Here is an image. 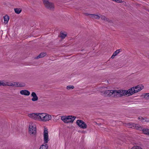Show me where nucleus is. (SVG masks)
I'll use <instances>...</instances> for the list:
<instances>
[{"label": "nucleus", "instance_id": "423d86ee", "mask_svg": "<svg viewBox=\"0 0 149 149\" xmlns=\"http://www.w3.org/2000/svg\"><path fill=\"white\" fill-rule=\"evenodd\" d=\"M142 88H141V87H140L139 89H137L138 88V86H135L133 87L130 89V91L131 92V93H132V95L134 93H137L139 92L141 90L143 89L144 88L143 86H142Z\"/></svg>", "mask_w": 149, "mask_h": 149}, {"label": "nucleus", "instance_id": "393cba45", "mask_svg": "<svg viewBox=\"0 0 149 149\" xmlns=\"http://www.w3.org/2000/svg\"><path fill=\"white\" fill-rule=\"evenodd\" d=\"M144 97L146 100L149 99V93H145L144 95Z\"/></svg>", "mask_w": 149, "mask_h": 149}, {"label": "nucleus", "instance_id": "bb28decb", "mask_svg": "<svg viewBox=\"0 0 149 149\" xmlns=\"http://www.w3.org/2000/svg\"><path fill=\"white\" fill-rule=\"evenodd\" d=\"M113 1L116 2L118 3H123V4L124 3H125V2L124 1H123L122 0H112Z\"/></svg>", "mask_w": 149, "mask_h": 149}, {"label": "nucleus", "instance_id": "f8f14e48", "mask_svg": "<svg viewBox=\"0 0 149 149\" xmlns=\"http://www.w3.org/2000/svg\"><path fill=\"white\" fill-rule=\"evenodd\" d=\"M37 114H40V113H32L29 114L28 116L30 118L34 120H37L38 115Z\"/></svg>", "mask_w": 149, "mask_h": 149}, {"label": "nucleus", "instance_id": "c85d7f7f", "mask_svg": "<svg viewBox=\"0 0 149 149\" xmlns=\"http://www.w3.org/2000/svg\"><path fill=\"white\" fill-rule=\"evenodd\" d=\"M132 149H143L141 147L139 146H133L132 148Z\"/></svg>", "mask_w": 149, "mask_h": 149}, {"label": "nucleus", "instance_id": "5701e85b", "mask_svg": "<svg viewBox=\"0 0 149 149\" xmlns=\"http://www.w3.org/2000/svg\"><path fill=\"white\" fill-rule=\"evenodd\" d=\"M40 114H37L38 116L37 117V120H39L40 121H42V116H41L40 115Z\"/></svg>", "mask_w": 149, "mask_h": 149}, {"label": "nucleus", "instance_id": "c756f323", "mask_svg": "<svg viewBox=\"0 0 149 149\" xmlns=\"http://www.w3.org/2000/svg\"><path fill=\"white\" fill-rule=\"evenodd\" d=\"M74 88V87L73 86L69 85L67 86L66 88L67 89H73Z\"/></svg>", "mask_w": 149, "mask_h": 149}, {"label": "nucleus", "instance_id": "4be33fe9", "mask_svg": "<svg viewBox=\"0 0 149 149\" xmlns=\"http://www.w3.org/2000/svg\"><path fill=\"white\" fill-rule=\"evenodd\" d=\"M61 37L62 39L64 38L67 36V34H64L63 32L61 31L60 32Z\"/></svg>", "mask_w": 149, "mask_h": 149}, {"label": "nucleus", "instance_id": "a211bd4d", "mask_svg": "<svg viewBox=\"0 0 149 149\" xmlns=\"http://www.w3.org/2000/svg\"><path fill=\"white\" fill-rule=\"evenodd\" d=\"M111 90H107L104 91V93L105 95H107V96H111Z\"/></svg>", "mask_w": 149, "mask_h": 149}, {"label": "nucleus", "instance_id": "dca6fc26", "mask_svg": "<svg viewBox=\"0 0 149 149\" xmlns=\"http://www.w3.org/2000/svg\"><path fill=\"white\" fill-rule=\"evenodd\" d=\"M3 19L4 21V23L6 24L8 23L9 19V17L7 15L4 16Z\"/></svg>", "mask_w": 149, "mask_h": 149}, {"label": "nucleus", "instance_id": "58836bf2", "mask_svg": "<svg viewBox=\"0 0 149 149\" xmlns=\"http://www.w3.org/2000/svg\"><path fill=\"white\" fill-rule=\"evenodd\" d=\"M140 86V85H138L136 86H138V87H139V88H138L137 89H139V88L140 87H141V88H142V86L141 87Z\"/></svg>", "mask_w": 149, "mask_h": 149}, {"label": "nucleus", "instance_id": "b1692460", "mask_svg": "<svg viewBox=\"0 0 149 149\" xmlns=\"http://www.w3.org/2000/svg\"><path fill=\"white\" fill-rule=\"evenodd\" d=\"M121 49L117 50L114 52L113 54L116 56L121 51Z\"/></svg>", "mask_w": 149, "mask_h": 149}, {"label": "nucleus", "instance_id": "0eeeda50", "mask_svg": "<svg viewBox=\"0 0 149 149\" xmlns=\"http://www.w3.org/2000/svg\"><path fill=\"white\" fill-rule=\"evenodd\" d=\"M36 127H34L32 125H29V131L30 133L32 134H35L36 133Z\"/></svg>", "mask_w": 149, "mask_h": 149}, {"label": "nucleus", "instance_id": "ddd939ff", "mask_svg": "<svg viewBox=\"0 0 149 149\" xmlns=\"http://www.w3.org/2000/svg\"><path fill=\"white\" fill-rule=\"evenodd\" d=\"M19 83L17 82H14L13 83H9V86H13L15 87H22V86H25L24 84H23V85L22 84L21 85L20 84H19V85H18V84Z\"/></svg>", "mask_w": 149, "mask_h": 149}, {"label": "nucleus", "instance_id": "aec40b11", "mask_svg": "<svg viewBox=\"0 0 149 149\" xmlns=\"http://www.w3.org/2000/svg\"><path fill=\"white\" fill-rule=\"evenodd\" d=\"M48 147L47 144H46L45 145L42 144L40 146L39 149H47Z\"/></svg>", "mask_w": 149, "mask_h": 149}, {"label": "nucleus", "instance_id": "9b49d317", "mask_svg": "<svg viewBox=\"0 0 149 149\" xmlns=\"http://www.w3.org/2000/svg\"><path fill=\"white\" fill-rule=\"evenodd\" d=\"M20 93L22 95L29 96L30 94V92L26 90H22L20 91Z\"/></svg>", "mask_w": 149, "mask_h": 149}, {"label": "nucleus", "instance_id": "7ed1b4c3", "mask_svg": "<svg viewBox=\"0 0 149 149\" xmlns=\"http://www.w3.org/2000/svg\"><path fill=\"white\" fill-rule=\"evenodd\" d=\"M76 123L79 127L82 129H85L87 127V125L86 124L81 120H78L76 121Z\"/></svg>", "mask_w": 149, "mask_h": 149}, {"label": "nucleus", "instance_id": "f257e3e1", "mask_svg": "<svg viewBox=\"0 0 149 149\" xmlns=\"http://www.w3.org/2000/svg\"><path fill=\"white\" fill-rule=\"evenodd\" d=\"M76 118V116H63L61 117V120L65 123H72Z\"/></svg>", "mask_w": 149, "mask_h": 149}, {"label": "nucleus", "instance_id": "72a5a7b5", "mask_svg": "<svg viewBox=\"0 0 149 149\" xmlns=\"http://www.w3.org/2000/svg\"><path fill=\"white\" fill-rule=\"evenodd\" d=\"M84 14L85 15L87 16L90 15V16H90V17H91V15L92 14H89L88 13H84Z\"/></svg>", "mask_w": 149, "mask_h": 149}, {"label": "nucleus", "instance_id": "e433bc0d", "mask_svg": "<svg viewBox=\"0 0 149 149\" xmlns=\"http://www.w3.org/2000/svg\"><path fill=\"white\" fill-rule=\"evenodd\" d=\"M95 123L96 124L98 125V126H100L101 125H102V124L101 123H97L96 122H95Z\"/></svg>", "mask_w": 149, "mask_h": 149}, {"label": "nucleus", "instance_id": "473e14b6", "mask_svg": "<svg viewBox=\"0 0 149 149\" xmlns=\"http://www.w3.org/2000/svg\"><path fill=\"white\" fill-rule=\"evenodd\" d=\"M100 17V18L102 20H105V19H106V17L104 16L101 15Z\"/></svg>", "mask_w": 149, "mask_h": 149}, {"label": "nucleus", "instance_id": "a878e982", "mask_svg": "<svg viewBox=\"0 0 149 149\" xmlns=\"http://www.w3.org/2000/svg\"><path fill=\"white\" fill-rule=\"evenodd\" d=\"M132 127H131V128H133V129H136V128H137V126H138V124H135L134 123H132Z\"/></svg>", "mask_w": 149, "mask_h": 149}, {"label": "nucleus", "instance_id": "a19ab883", "mask_svg": "<svg viewBox=\"0 0 149 149\" xmlns=\"http://www.w3.org/2000/svg\"><path fill=\"white\" fill-rule=\"evenodd\" d=\"M148 11H149V9L148 10Z\"/></svg>", "mask_w": 149, "mask_h": 149}, {"label": "nucleus", "instance_id": "f3484780", "mask_svg": "<svg viewBox=\"0 0 149 149\" xmlns=\"http://www.w3.org/2000/svg\"><path fill=\"white\" fill-rule=\"evenodd\" d=\"M143 133L147 135H149V129L144 128L142 130Z\"/></svg>", "mask_w": 149, "mask_h": 149}, {"label": "nucleus", "instance_id": "6ab92c4d", "mask_svg": "<svg viewBox=\"0 0 149 149\" xmlns=\"http://www.w3.org/2000/svg\"><path fill=\"white\" fill-rule=\"evenodd\" d=\"M14 10L15 13L17 14H19L21 12L22 10L20 8H15Z\"/></svg>", "mask_w": 149, "mask_h": 149}, {"label": "nucleus", "instance_id": "1a4fd4ad", "mask_svg": "<svg viewBox=\"0 0 149 149\" xmlns=\"http://www.w3.org/2000/svg\"><path fill=\"white\" fill-rule=\"evenodd\" d=\"M31 96L33 97L31 99L33 101H36L38 100V97L37 96L35 92H32L31 94Z\"/></svg>", "mask_w": 149, "mask_h": 149}, {"label": "nucleus", "instance_id": "f704fd0d", "mask_svg": "<svg viewBox=\"0 0 149 149\" xmlns=\"http://www.w3.org/2000/svg\"><path fill=\"white\" fill-rule=\"evenodd\" d=\"M138 119L141 121H142L143 120H144V118L142 117H138Z\"/></svg>", "mask_w": 149, "mask_h": 149}, {"label": "nucleus", "instance_id": "2f4dec72", "mask_svg": "<svg viewBox=\"0 0 149 149\" xmlns=\"http://www.w3.org/2000/svg\"><path fill=\"white\" fill-rule=\"evenodd\" d=\"M132 123H128L126 124V125H127V126L128 127L130 128H131V127H132L131 126L132 125Z\"/></svg>", "mask_w": 149, "mask_h": 149}, {"label": "nucleus", "instance_id": "f03ea898", "mask_svg": "<svg viewBox=\"0 0 149 149\" xmlns=\"http://www.w3.org/2000/svg\"><path fill=\"white\" fill-rule=\"evenodd\" d=\"M43 3L45 6L48 9L51 10H53L54 8V4L52 3L49 2L48 0H43Z\"/></svg>", "mask_w": 149, "mask_h": 149}, {"label": "nucleus", "instance_id": "4c0bfd02", "mask_svg": "<svg viewBox=\"0 0 149 149\" xmlns=\"http://www.w3.org/2000/svg\"><path fill=\"white\" fill-rule=\"evenodd\" d=\"M116 56L114 55L113 54L111 56V58L113 59Z\"/></svg>", "mask_w": 149, "mask_h": 149}, {"label": "nucleus", "instance_id": "7c9ffc66", "mask_svg": "<svg viewBox=\"0 0 149 149\" xmlns=\"http://www.w3.org/2000/svg\"><path fill=\"white\" fill-rule=\"evenodd\" d=\"M105 21L106 22H108L109 23H112V21L111 20L109 19L108 18H107L106 17Z\"/></svg>", "mask_w": 149, "mask_h": 149}, {"label": "nucleus", "instance_id": "2eb2a0df", "mask_svg": "<svg viewBox=\"0 0 149 149\" xmlns=\"http://www.w3.org/2000/svg\"><path fill=\"white\" fill-rule=\"evenodd\" d=\"M9 82H3L1 81H0V86H9Z\"/></svg>", "mask_w": 149, "mask_h": 149}, {"label": "nucleus", "instance_id": "ea45409f", "mask_svg": "<svg viewBox=\"0 0 149 149\" xmlns=\"http://www.w3.org/2000/svg\"><path fill=\"white\" fill-rule=\"evenodd\" d=\"M146 122H149V121L147 120V121H146Z\"/></svg>", "mask_w": 149, "mask_h": 149}, {"label": "nucleus", "instance_id": "cd10ccee", "mask_svg": "<svg viewBox=\"0 0 149 149\" xmlns=\"http://www.w3.org/2000/svg\"><path fill=\"white\" fill-rule=\"evenodd\" d=\"M144 128H143L141 126L139 125H138V126H137L136 129L138 130H141L142 131V130Z\"/></svg>", "mask_w": 149, "mask_h": 149}, {"label": "nucleus", "instance_id": "412c9836", "mask_svg": "<svg viewBox=\"0 0 149 149\" xmlns=\"http://www.w3.org/2000/svg\"><path fill=\"white\" fill-rule=\"evenodd\" d=\"M91 17H93L97 19H99L100 18V17L99 16L94 14L91 15Z\"/></svg>", "mask_w": 149, "mask_h": 149}, {"label": "nucleus", "instance_id": "20e7f679", "mask_svg": "<svg viewBox=\"0 0 149 149\" xmlns=\"http://www.w3.org/2000/svg\"><path fill=\"white\" fill-rule=\"evenodd\" d=\"M44 141L45 143H47L49 141V136L48 133V129L44 127L43 133Z\"/></svg>", "mask_w": 149, "mask_h": 149}, {"label": "nucleus", "instance_id": "9d476101", "mask_svg": "<svg viewBox=\"0 0 149 149\" xmlns=\"http://www.w3.org/2000/svg\"><path fill=\"white\" fill-rule=\"evenodd\" d=\"M43 119H42V121H49V120H50L51 119L52 117L51 116L48 114H46L45 115V116H43Z\"/></svg>", "mask_w": 149, "mask_h": 149}, {"label": "nucleus", "instance_id": "6e6552de", "mask_svg": "<svg viewBox=\"0 0 149 149\" xmlns=\"http://www.w3.org/2000/svg\"><path fill=\"white\" fill-rule=\"evenodd\" d=\"M119 91V90L117 91L116 90H111V96L113 95L115 97H118L117 95H120V91Z\"/></svg>", "mask_w": 149, "mask_h": 149}, {"label": "nucleus", "instance_id": "4468645a", "mask_svg": "<svg viewBox=\"0 0 149 149\" xmlns=\"http://www.w3.org/2000/svg\"><path fill=\"white\" fill-rule=\"evenodd\" d=\"M47 55V53L46 52H42L38 56L35 57V59H38L40 58H41L44 57Z\"/></svg>", "mask_w": 149, "mask_h": 149}, {"label": "nucleus", "instance_id": "39448f33", "mask_svg": "<svg viewBox=\"0 0 149 149\" xmlns=\"http://www.w3.org/2000/svg\"><path fill=\"white\" fill-rule=\"evenodd\" d=\"M120 95L122 96L127 95V96H130L132 95V93H131L130 91V89L128 90H119Z\"/></svg>", "mask_w": 149, "mask_h": 149}, {"label": "nucleus", "instance_id": "c9c22d12", "mask_svg": "<svg viewBox=\"0 0 149 149\" xmlns=\"http://www.w3.org/2000/svg\"><path fill=\"white\" fill-rule=\"evenodd\" d=\"M40 115L42 116V119H43V117L44 116H45V115L46 114V113H40Z\"/></svg>", "mask_w": 149, "mask_h": 149}]
</instances>
